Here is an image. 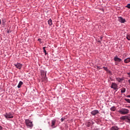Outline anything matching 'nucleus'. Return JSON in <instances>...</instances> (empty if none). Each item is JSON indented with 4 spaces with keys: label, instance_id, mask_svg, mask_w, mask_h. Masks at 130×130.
<instances>
[{
    "label": "nucleus",
    "instance_id": "f257e3e1",
    "mask_svg": "<svg viewBox=\"0 0 130 130\" xmlns=\"http://www.w3.org/2000/svg\"><path fill=\"white\" fill-rule=\"evenodd\" d=\"M119 112L120 113V114L124 115V114H127V113L129 112V110L127 109H121L119 111Z\"/></svg>",
    "mask_w": 130,
    "mask_h": 130
},
{
    "label": "nucleus",
    "instance_id": "f03ea898",
    "mask_svg": "<svg viewBox=\"0 0 130 130\" xmlns=\"http://www.w3.org/2000/svg\"><path fill=\"white\" fill-rule=\"evenodd\" d=\"M26 125L28 127H33V122H32V121H31V120H29V119H26L25 121Z\"/></svg>",
    "mask_w": 130,
    "mask_h": 130
},
{
    "label": "nucleus",
    "instance_id": "7ed1b4c3",
    "mask_svg": "<svg viewBox=\"0 0 130 130\" xmlns=\"http://www.w3.org/2000/svg\"><path fill=\"white\" fill-rule=\"evenodd\" d=\"M111 89H113L114 90H116L117 91L118 90V85L115 82H112L111 85Z\"/></svg>",
    "mask_w": 130,
    "mask_h": 130
},
{
    "label": "nucleus",
    "instance_id": "20e7f679",
    "mask_svg": "<svg viewBox=\"0 0 130 130\" xmlns=\"http://www.w3.org/2000/svg\"><path fill=\"white\" fill-rule=\"evenodd\" d=\"M121 118V119H122V120H125V121L130 123V116L122 117Z\"/></svg>",
    "mask_w": 130,
    "mask_h": 130
},
{
    "label": "nucleus",
    "instance_id": "39448f33",
    "mask_svg": "<svg viewBox=\"0 0 130 130\" xmlns=\"http://www.w3.org/2000/svg\"><path fill=\"white\" fill-rule=\"evenodd\" d=\"M15 67L17 68V69H18V70H21L22 69V67H23V65L20 63H17L16 64H14Z\"/></svg>",
    "mask_w": 130,
    "mask_h": 130
},
{
    "label": "nucleus",
    "instance_id": "423d86ee",
    "mask_svg": "<svg viewBox=\"0 0 130 130\" xmlns=\"http://www.w3.org/2000/svg\"><path fill=\"white\" fill-rule=\"evenodd\" d=\"M5 117H6V118H13L14 117V116H13V115H12V114H11V113L5 114Z\"/></svg>",
    "mask_w": 130,
    "mask_h": 130
},
{
    "label": "nucleus",
    "instance_id": "0eeeda50",
    "mask_svg": "<svg viewBox=\"0 0 130 130\" xmlns=\"http://www.w3.org/2000/svg\"><path fill=\"white\" fill-rule=\"evenodd\" d=\"M56 122V120H55V119H53L51 121V127L52 128H54V127H55V123Z\"/></svg>",
    "mask_w": 130,
    "mask_h": 130
},
{
    "label": "nucleus",
    "instance_id": "6e6552de",
    "mask_svg": "<svg viewBox=\"0 0 130 130\" xmlns=\"http://www.w3.org/2000/svg\"><path fill=\"white\" fill-rule=\"evenodd\" d=\"M114 60L115 61H117L118 62H120V61H121V59L118 58V57L117 56V55H116L114 57Z\"/></svg>",
    "mask_w": 130,
    "mask_h": 130
},
{
    "label": "nucleus",
    "instance_id": "1a4fd4ad",
    "mask_svg": "<svg viewBox=\"0 0 130 130\" xmlns=\"http://www.w3.org/2000/svg\"><path fill=\"white\" fill-rule=\"evenodd\" d=\"M98 113H99V111L97 110H94L91 112V114H92V115H96V114H98Z\"/></svg>",
    "mask_w": 130,
    "mask_h": 130
},
{
    "label": "nucleus",
    "instance_id": "9d476101",
    "mask_svg": "<svg viewBox=\"0 0 130 130\" xmlns=\"http://www.w3.org/2000/svg\"><path fill=\"white\" fill-rule=\"evenodd\" d=\"M118 21L120 22V23H124L125 22V19H123L121 17H118Z\"/></svg>",
    "mask_w": 130,
    "mask_h": 130
},
{
    "label": "nucleus",
    "instance_id": "9b49d317",
    "mask_svg": "<svg viewBox=\"0 0 130 130\" xmlns=\"http://www.w3.org/2000/svg\"><path fill=\"white\" fill-rule=\"evenodd\" d=\"M116 81H117L119 83H122L123 79L120 78H116Z\"/></svg>",
    "mask_w": 130,
    "mask_h": 130
},
{
    "label": "nucleus",
    "instance_id": "f8f14e48",
    "mask_svg": "<svg viewBox=\"0 0 130 130\" xmlns=\"http://www.w3.org/2000/svg\"><path fill=\"white\" fill-rule=\"evenodd\" d=\"M124 62H125V63H128V62H130V58L128 57L125 59L124 60Z\"/></svg>",
    "mask_w": 130,
    "mask_h": 130
},
{
    "label": "nucleus",
    "instance_id": "ddd939ff",
    "mask_svg": "<svg viewBox=\"0 0 130 130\" xmlns=\"http://www.w3.org/2000/svg\"><path fill=\"white\" fill-rule=\"evenodd\" d=\"M119 129V128L117 127V126H113L112 127L110 130H118Z\"/></svg>",
    "mask_w": 130,
    "mask_h": 130
},
{
    "label": "nucleus",
    "instance_id": "4468645a",
    "mask_svg": "<svg viewBox=\"0 0 130 130\" xmlns=\"http://www.w3.org/2000/svg\"><path fill=\"white\" fill-rule=\"evenodd\" d=\"M23 85V82L22 81H20L18 86H17V87L20 88H21V86Z\"/></svg>",
    "mask_w": 130,
    "mask_h": 130
},
{
    "label": "nucleus",
    "instance_id": "2eb2a0df",
    "mask_svg": "<svg viewBox=\"0 0 130 130\" xmlns=\"http://www.w3.org/2000/svg\"><path fill=\"white\" fill-rule=\"evenodd\" d=\"M48 25H49V26H51V25H52V20H51V19H50L48 21Z\"/></svg>",
    "mask_w": 130,
    "mask_h": 130
},
{
    "label": "nucleus",
    "instance_id": "dca6fc26",
    "mask_svg": "<svg viewBox=\"0 0 130 130\" xmlns=\"http://www.w3.org/2000/svg\"><path fill=\"white\" fill-rule=\"evenodd\" d=\"M125 91H126V89H125V88L124 87H123L121 89V93H125Z\"/></svg>",
    "mask_w": 130,
    "mask_h": 130
},
{
    "label": "nucleus",
    "instance_id": "f3484780",
    "mask_svg": "<svg viewBox=\"0 0 130 130\" xmlns=\"http://www.w3.org/2000/svg\"><path fill=\"white\" fill-rule=\"evenodd\" d=\"M43 49L44 53H45V55H46V54H47V52H46V50H45V47H44L43 48Z\"/></svg>",
    "mask_w": 130,
    "mask_h": 130
},
{
    "label": "nucleus",
    "instance_id": "a211bd4d",
    "mask_svg": "<svg viewBox=\"0 0 130 130\" xmlns=\"http://www.w3.org/2000/svg\"><path fill=\"white\" fill-rule=\"evenodd\" d=\"M116 108H115V107H112L111 108V110L112 111H115V110H116Z\"/></svg>",
    "mask_w": 130,
    "mask_h": 130
},
{
    "label": "nucleus",
    "instance_id": "6ab92c4d",
    "mask_svg": "<svg viewBox=\"0 0 130 130\" xmlns=\"http://www.w3.org/2000/svg\"><path fill=\"white\" fill-rule=\"evenodd\" d=\"M126 39H127V40H130V35H127L126 36Z\"/></svg>",
    "mask_w": 130,
    "mask_h": 130
},
{
    "label": "nucleus",
    "instance_id": "aec40b11",
    "mask_svg": "<svg viewBox=\"0 0 130 130\" xmlns=\"http://www.w3.org/2000/svg\"><path fill=\"white\" fill-rule=\"evenodd\" d=\"M103 69L105 71H106V72H108V68H107V67H104Z\"/></svg>",
    "mask_w": 130,
    "mask_h": 130
},
{
    "label": "nucleus",
    "instance_id": "412c9836",
    "mask_svg": "<svg viewBox=\"0 0 130 130\" xmlns=\"http://www.w3.org/2000/svg\"><path fill=\"white\" fill-rule=\"evenodd\" d=\"M125 101H126L128 103H130V100L128 99H125Z\"/></svg>",
    "mask_w": 130,
    "mask_h": 130
},
{
    "label": "nucleus",
    "instance_id": "4be33fe9",
    "mask_svg": "<svg viewBox=\"0 0 130 130\" xmlns=\"http://www.w3.org/2000/svg\"><path fill=\"white\" fill-rule=\"evenodd\" d=\"M91 125V122H88V123H87V126H88V127H90V126Z\"/></svg>",
    "mask_w": 130,
    "mask_h": 130
},
{
    "label": "nucleus",
    "instance_id": "5701e85b",
    "mask_svg": "<svg viewBox=\"0 0 130 130\" xmlns=\"http://www.w3.org/2000/svg\"><path fill=\"white\" fill-rule=\"evenodd\" d=\"M126 8H127L128 9H130V4H128L126 6Z\"/></svg>",
    "mask_w": 130,
    "mask_h": 130
},
{
    "label": "nucleus",
    "instance_id": "b1692460",
    "mask_svg": "<svg viewBox=\"0 0 130 130\" xmlns=\"http://www.w3.org/2000/svg\"><path fill=\"white\" fill-rule=\"evenodd\" d=\"M96 69H98L99 70H102V68H101V67L99 66H96Z\"/></svg>",
    "mask_w": 130,
    "mask_h": 130
},
{
    "label": "nucleus",
    "instance_id": "393cba45",
    "mask_svg": "<svg viewBox=\"0 0 130 130\" xmlns=\"http://www.w3.org/2000/svg\"><path fill=\"white\" fill-rule=\"evenodd\" d=\"M127 75L128 76L129 78H130V73H127Z\"/></svg>",
    "mask_w": 130,
    "mask_h": 130
},
{
    "label": "nucleus",
    "instance_id": "a878e982",
    "mask_svg": "<svg viewBox=\"0 0 130 130\" xmlns=\"http://www.w3.org/2000/svg\"><path fill=\"white\" fill-rule=\"evenodd\" d=\"M63 120H64V118H61V121H63Z\"/></svg>",
    "mask_w": 130,
    "mask_h": 130
},
{
    "label": "nucleus",
    "instance_id": "bb28decb",
    "mask_svg": "<svg viewBox=\"0 0 130 130\" xmlns=\"http://www.w3.org/2000/svg\"><path fill=\"white\" fill-rule=\"evenodd\" d=\"M102 39H103V37L101 36V37H100V40H102Z\"/></svg>",
    "mask_w": 130,
    "mask_h": 130
},
{
    "label": "nucleus",
    "instance_id": "cd10ccee",
    "mask_svg": "<svg viewBox=\"0 0 130 130\" xmlns=\"http://www.w3.org/2000/svg\"><path fill=\"white\" fill-rule=\"evenodd\" d=\"M0 130H3V127L2 126L0 125Z\"/></svg>",
    "mask_w": 130,
    "mask_h": 130
},
{
    "label": "nucleus",
    "instance_id": "c85d7f7f",
    "mask_svg": "<svg viewBox=\"0 0 130 130\" xmlns=\"http://www.w3.org/2000/svg\"><path fill=\"white\" fill-rule=\"evenodd\" d=\"M127 98H130V95H128L126 96Z\"/></svg>",
    "mask_w": 130,
    "mask_h": 130
},
{
    "label": "nucleus",
    "instance_id": "c756f323",
    "mask_svg": "<svg viewBox=\"0 0 130 130\" xmlns=\"http://www.w3.org/2000/svg\"><path fill=\"white\" fill-rule=\"evenodd\" d=\"M38 41H41V39H38Z\"/></svg>",
    "mask_w": 130,
    "mask_h": 130
},
{
    "label": "nucleus",
    "instance_id": "7c9ffc66",
    "mask_svg": "<svg viewBox=\"0 0 130 130\" xmlns=\"http://www.w3.org/2000/svg\"><path fill=\"white\" fill-rule=\"evenodd\" d=\"M2 24V20L0 19V25Z\"/></svg>",
    "mask_w": 130,
    "mask_h": 130
},
{
    "label": "nucleus",
    "instance_id": "2f4dec72",
    "mask_svg": "<svg viewBox=\"0 0 130 130\" xmlns=\"http://www.w3.org/2000/svg\"><path fill=\"white\" fill-rule=\"evenodd\" d=\"M98 42L100 43V42H101V41H98Z\"/></svg>",
    "mask_w": 130,
    "mask_h": 130
},
{
    "label": "nucleus",
    "instance_id": "473e14b6",
    "mask_svg": "<svg viewBox=\"0 0 130 130\" xmlns=\"http://www.w3.org/2000/svg\"><path fill=\"white\" fill-rule=\"evenodd\" d=\"M9 32H10L9 31H7L8 33H9Z\"/></svg>",
    "mask_w": 130,
    "mask_h": 130
},
{
    "label": "nucleus",
    "instance_id": "72a5a7b5",
    "mask_svg": "<svg viewBox=\"0 0 130 130\" xmlns=\"http://www.w3.org/2000/svg\"><path fill=\"white\" fill-rule=\"evenodd\" d=\"M45 76H46V73H45Z\"/></svg>",
    "mask_w": 130,
    "mask_h": 130
},
{
    "label": "nucleus",
    "instance_id": "f704fd0d",
    "mask_svg": "<svg viewBox=\"0 0 130 130\" xmlns=\"http://www.w3.org/2000/svg\"><path fill=\"white\" fill-rule=\"evenodd\" d=\"M48 123H50V122H49Z\"/></svg>",
    "mask_w": 130,
    "mask_h": 130
}]
</instances>
